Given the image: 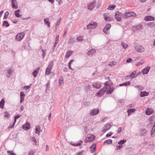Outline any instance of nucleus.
Masks as SVG:
<instances>
[{
  "instance_id": "obj_34",
  "label": "nucleus",
  "mask_w": 155,
  "mask_h": 155,
  "mask_svg": "<svg viewBox=\"0 0 155 155\" xmlns=\"http://www.w3.org/2000/svg\"><path fill=\"white\" fill-rule=\"evenodd\" d=\"M135 110V109L134 108L129 109L127 111L128 116L130 115L131 113L134 112Z\"/></svg>"
},
{
  "instance_id": "obj_50",
  "label": "nucleus",
  "mask_w": 155,
  "mask_h": 155,
  "mask_svg": "<svg viewBox=\"0 0 155 155\" xmlns=\"http://www.w3.org/2000/svg\"><path fill=\"white\" fill-rule=\"evenodd\" d=\"M7 153L8 155H16L12 151H11L10 150H8L7 151Z\"/></svg>"
},
{
  "instance_id": "obj_2",
  "label": "nucleus",
  "mask_w": 155,
  "mask_h": 155,
  "mask_svg": "<svg viewBox=\"0 0 155 155\" xmlns=\"http://www.w3.org/2000/svg\"><path fill=\"white\" fill-rule=\"evenodd\" d=\"M95 138L94 135L91 134L88 135L85 138V142L87 143L92 142L94 140Z\"/></svg>"
},
{
  "instance_id": "obj_64",
  "label": "nucleus",
  "mask_w": 155,
  "mask_h": 155,
  "mask_svg": "<svg viewBox=\"0 0 155 155\" xmlns=\"http://www.w3.org/2000/svg\"><path fill=\"white\" fill-rule=\"evenodd\" d=\"M122 128L121 127H119L117 131V133H120L122 131Z\"/></svg>"
},
{
  "instance_id": "obj_51",
  "label": "nucleus",
  "mask_w": 155,
  "mask_h": 155,
  "mask_svg": "<svg viewBox=\"0 0 155 155\" xmlns=\"http://www.w3.org/2000/svg\"><path fill=\"white\" fill-rule=\"evenodd\" d=\"M61 18H60L58 20L56 24V26H55V28L56 29H57V27L58 26V25H59V24L60 23V22H61Z\"/></svg>"
},
{
  "instance_id": "obj_15",
  "label": "nucleus",
  "mask_w": 155,
  "mask_h": 155,
  "mask_svg": "<svg viewBox=\"0 0 155 155\" xmlns=\"http://www.w3.org/2000/svg\"><path fill=\"white\" fill-rule=\"evenodd\" d=\"M150 67L148 66L143 69L142 71V73L143 74H147L150 69Z\"/></svg>"
},
{
  "instance_id": "obj_61",
  "label": "nucleus",
  "mask_w": 155,
  "mask_h": 155,
  "mask_svg": "<svg viewBox=\"0 0 155 155\" xmlns=\"http://www.w3.org/2000/svg\"><path fill=\"white\" fill-rule=\"evenodd\" d=\"M133 61V60L131 58H129L126 61V62L127 63H129Z\"/></svg>"
},
{
  "instance_id": "obj_41",
  "label": "nucleus",
  "mask_w": 155,
  "mask_h": 155,
  "mask_svg": "<svg viewBox=\"0 0 155 155\" xmlns=\"http://www.w3.org/2000/svg\"><path fill=\"white\" fill-rule=\"evenodd\" d=\"M2 25H5L6 27H8L9 26V24L7 21H5L3 22Z\"/></svg>"
},
{
  "instance_id": "obj_47",
  "label": "nucleus",
  "mask_w": 155,
  "mask_h": 155,
  "mask_svg": "<svg viewBox=\"0 0 155 155\" xmlns=\"http://www.w3.org/2000/svg\"><path fill=\"white\" fill-rule=\"evenodd\" d=\"M123 48L124 49H126L128 46V45L126 43H124V42H122L121 44Z\"/></svg>"
},
{
  "instance_id": "obj_36",
  "label": "nucleus",
  "mask_w": 155,
  "mask_h": 155,
  "mask_svg": "<svg viewBox=\"0 0 155 155\" xmlns=\"http://www.w3.org/2000/svg\"><path fill=\"white\" fill-rule=\"evenodd\" d=\"M53 62L52 61H51L49 63L47 68L48 69H52L53 65Z\"/></svg>"
},
{
  "instance_id": "obj_12",
  "label": "nucleus",
  "mask_w": 155,
  "mask_h": 155,
  "mask_svg": "<svg viewBox=\"0 0 155 155\" xmlns=\"http://www.w3.org/2000/svg\"><path fill=\"white\" fill-rule=\"evenodd\" d=\"M11 2L12 7L14 9H17L18 5L16 0H12Z\"/></svg>"
},
{
  "instance_id": "obj_20",
  "label": "nucleus",
  "mask_w": 155,
  "mask_h": 155,
  "mask_svg": "<svg viewBox=\"0 0 155 155\" xmlns=\"http://www.w3.org/2000/svg\"><path fill=\"white\" fill-rule=\"evenodd\" d=\"M153 109L151 108H148L145 111L147 115H150L153 112Z\"/></svg>"
},
{
  "instance_id": "obj_42",
  "label": "nucleus",
  "mask_w": 155,
  "mask_h": 155,
  "mask_svg": "<svg viewBox=\"0 0 155 155\" xmlns=\"http://www.w3.org/2000/svg\"><path fill=\"white\" fill-rule=\"evenodd\" d=\"M126 141H127L126 140H120L119 142H118V143L119 144L122 145L124 144V143H125L126 142Z\"/></svg>"
},
{
  "instance_id": "obj_53",
  "label": "nucleus",
  "mask_w": 155,
  "mask_h": 155,
  "mask_svg": "<svg viewBox=\"0 0 155 155\" xmlns=\"http://www.w3.org/2000/svg\"><path fill=\"white\" fill-rule=\"evenodd\" d=\"M9 15V12L8 11L6 12L4 14V16L3 18V19H6L7 18V17Z\"/></svg>"
},
{
  "instance_id": "obj_54",
  "label": "nucleus",
  "mask_w": 155,
  "mask_h": 155,
  "mask_svg": "<svg viewBox=\"0 0 155 155\" xmlns=\"http://www.w3.org/2000/svg\"><path fill=\"white\" fill-rule=\"evenodd\" d=\"M46 50H44V49L42 50V51L43 52V54H42V56L43 58H44V57L46 55Z\"/></svg>"
},
{
  "instance_id": "obj_59",
  "label": "nucleus",
  "mask_w": 155,
  "mask_h": 155,
  "mask_svg": "<svg viewBox=\"0 0 155 155\" xmlns=\"http://www.w3.org/2000/svg\"><path fill=\"white\" fill-rule=\"evenodd\" d=\"M13 72V70H12V68H9V70L8 71V74H12V73Z\"/></svg>"
},
{
  "instance_id": "obj_39",
  "label": "nucleus",
  "mask_w": 155,
  "mask_h": 155,
  "mask_svg": "<svg viewBox=\"0 0 155 155\" xmlns=\"http://www.w3.org/2000/svg\"><path fill=\"white\" fill-rule=\"evenodd\" d=\"M112 141L111 140L109 139L108 140H107L104 141V143H107V144H110L112 143Z\"/></svg>"
},
{
  "instance_id": "obj_8",
  "label": "nucleus",
  "mask_w": 155,
  "mask_h": 155,
  "mask_svg": "<svg viewBox=\"0 0 155 155\" xmlns=\"http://www.w3.org/2000/svg\"><path fill=\"white\" fill-rule=\"evenodd\" d=\"M97 26V24L96 22H91L87 26V28L88 29H92L95 28Z\"/></svg>"
},
{
  "instance_id": "obj_22",
  "label": "nucleus",
  "mask_w": 155,
  "mask_h": 155,
  "mask_svg": "<svg viewBox=\"0 0 155 155\" xmlns=\"http://www.w3.org/2000/svg\"><path fill=\"white\" fill-rule=\"evenodd\" d=\"M136 73V71H134L132 73L130 74L129 75L127 76L126 77V78L127 79H128L130 78L131 77L132 78L135 77V76H133Z\"/></svg>"
},
{
  "instance_id": "obj_55",
  "label": "nucleus",
  "mask_w": 155,
  "mask_h": 155,
  "mask_svg": "<svg viewBox=\"0 0 155 155\" xmlns=\"http://www.w3.org/2000/svg\"><path fill=\"white\" fill-rule=\"evenodd\" d=\"M123 147L122 145H121L119 146H117L116 147V150H120L121 148Z\"/></svg>"
},
{
  "instance_id": "obj_23",
  "label": "nucleus",
  "mask_w": 155,
  "mask_h": 155,
  "mask_svg": "<svg viewBox=\"0 0 155 155\" xmlns=\"http://www.w3.org/2000/svg\"><path fill=\"white\" fill-rule=\"evenodd\" d=\"M139 133L141 136H144L147 133V130L145 129H141Z\"/></svg>"
},
{
  "instance_id": "obj_19",
  "label": "nucleus",
  "mask_w": 155,
  "mask_h": 155,
  "mask_svg": "<svg viewBox=\"0 0 155 155\" xmlns=\"http://www.w3.org/2000/svg\"><path fill=\"white\" fill-rule=\"evenodd\" d=\"M23 128L25 130H28L30 128V123L27 122L23 126Z\"/></svg>"
},
{
  "instance_id": "obj_32",
  "label": "nucleus",
  "mask_w": 155,
  "mask_h": 155,
  "mask_svg": "<svg viewBox=\"0 0 155 155\" xmlns=\"http://www.w3.org/2000/svg\"><path fill=\"white\" fill-rule=\"evenodd\" d=\"M5 102L4 99H2L0 102V107L2 109H3L4 108Z\"/></svg>"
},
{
  "instance_id": "obj_33",
  "label": "nucleus",
  "mask_w": 155,
  "mask_h": 155,
  "mask_svg": "<svg viewBox=\"0 0 155 155\" xmlns=\"http://www.w3.org/2000/svg\"><path fill=\"white\" fill-rule=\"evenodd\" d=\"M20 10L18 9L15 10V16L17 18H20L21 17V16L19 13V12L20 11Z\"/></svg>"
},
{
  "instance_id": "obj_9",
  "label": "nucleus",
  "mask_w": 155,
  "mask_h": 155,
  "mask_svg": "<svg viewBox=\"0 0 155 155\" xmlns=\"http://www.w3.org/2000/svg\"><path fill=\"white\" fill-rule=\"evenodd\" d=\"M111 126V124L109 123L106 124L103 127V129L102 130V132L103 133L105 132L110 129Z\"/></svg>"
},
{
  "instance_id": "obj_25",
  "label": "nucleus",
  "mask_w": 155,
  "mask_h": 155,
  "mask_svg": "<svg viewBox=\"0 0 155 155\" xmlns=\"http://www.w3.org/2000/svg\"><path fill=\"white\" fill-rule=\"evenodd\" d=\"M40 68L39 67H37L35 68V70L32 73V75L34 77H36L38 74V70H39Z\"/></svg>"
},
{
  "instance_id": "obj_28",
  "label": "nucleus",
  "mask_w": 155,
  "mask_h": 155,
  "mask_svg": "<svg viewBox=\"0 0 155 155\" xmlns=\"http://www.w3.org/2000/svg\"><path fill=\"white\" fill-rule=\"evenodd\" d=\"M96 52V50L95 49H92L88 51L87 53V54L88 55H92L94 53Z\"/></svg>"
},
{
  "instance_id": "obj_44",
  "label": "nucleus",
  "mask_w": 155,
  "mask_h": 155,
  "mask_svg": "<svg viewBox=\"0 0 155 155\" xmlns=\"http://www.w3.org/2000/svg\"><path fill=\"white\" fill-rule=\"evenodd\" d=\"M74 61V60L73 59H71V60H70V61H69V62H68V66H69V68L71 69V70H74V69H72L71 67V64L72 63V62L73 61Z\"/></svg>"
},
{
  "instance_id": "obj_29",
  "label": "nucleus",
  "mask_w": 155,
  "mask_h": 155,
  "mask_svg": "<svg viewBox=\"0 0 155 155\" xmlns=\"http://www.w3.org/2000/svg\"><path fill=\"white\" fill-rule=\"evenodd\" d=\"M73 51H68L66 53V55H65V57L66 58H68L72 54Z\"/></svg>"
},
{
  "instance_id": "obj_7",
  "label": "nucleus",
  "mask_w": 155,
  "mask_h": 155,
  "mask_svg": "<svg viewBox=\"0 0 155 155\" xmlns=\"http://www.w3.org/2000/svg\"><path fill=\"white\" fill-rule=\"evenodd\" d=\"M122 16L123 15L122 13L119 12H117L115 14V18L118 21H121Z\"/></svg>"
},
{
  "instance_id": "obj_27",
  "label": "nucleus",
  "mask_w": 155,
  "mask_h": 155,
  "mask_svg": "<svg viewBox=\"0 0 155 155\" xmlns=\"http://www.w3.org/2000/svg\"><path fill=\"white\" fill-rule=\"evenodd\" d=\"M44 21L45 22L44 24L45 25H46L49 28L50 27V22L49 21L48 18H45L44 19Z\"/></svg>"
},
{
  "instance_id": "obj_57",
  "label": "nucleus",
  "mask_w": 155,
  "mask_h": 155,
  "mask_svg": "<svg viewBox=\"0 0 155 155\" xmlns=\"http://www.w3.org/2000/svg\"><path fill=\"white\" fill-rule=\"evenodd\" d=\"M10 114L7 111H5L4 113V117H8V116H9Z\"/></svg>"
},
{
  "instance_id": "obj_30",
  "label": "nucleus",
  "mask_w": 155,
  "mask_h": 155,
  "mask_svg": "<svg viewBox=\"0 0 155 155\" xmlns=\"http://www.w3.org/2000/svg\"><path fill=\"white\" fill-rule=\"evenodd\" d=\"M130 84V82L129 81H128L124 82L123 83L121 84H119V85L121 87V86H126L129 85Z\"/></svg>"
},
{
  "instance_id": "obj_31",
  "label": "nucleus",
  "mask_w": 155,
  "mask_h": 155,
  "mask_svg": "<svg viewBox=\"0 0 155 155\" xmlns=\"http://www.w3.org/2000/svg\"><path fill=\"white\" fill-rule=\"evenodd\" d=\"M83 141L81 140H80V141H78L77 143H75L73 144H72V145L74 146H78L81 145Z\"/></svg>"
},
{
  "instance_id": "obj_5",
  "label": "nucleus",
  "mask_w": 155,
  "mask_h": 155,
  "mask_svg": "<svg viewBox=\"0 0 155 155\" xmlns=\"http://www.w3.org/2000/svg\"><path fill=\"white\" fill-rule=\"evenodd\" d=\"M111 25L110 24H107L104 28L103 31L106 34H108L110 33V29L111 28Z\"/></svg>"
},
{
  "instance_id": "obj_21",
  "label": "nucleus",
  "mask_w": 155,
  "mask_h": 155,
  "mask_svg": "<svg viewBox=\"0 0 155 155\" xmlns=\"http://www.w3.org/2000/svg\"><path fill=\"white\" fill-rule=\"evenodd\" d=\"M149 93L148 92H146L145 91H141L140 93V95L141 97H143L145 96H147L148 95Z\"/></svg>"
},
{
  "instance_id": "obj_26",
  "label": "nucleus",
  "mask_w": 155,
  "mask_h": 155,
  "mask_svg": "<svg viewBox=\"0 0 155 155\" xmlns=\"http://www.w3.org/2000/svg\"><path fill=\"white\" fill-rule=\"evenodd\" d=\"M114 88L112 87H109L107 90L106 91L107 94H111L113 91Z\"/></svg>"
},
{
  "instance_id": "obj_35",
  "label": "nucleus",
  "mask_w": 155,
  "mask_h": 155,
  "mask_svg": "<svg viewBox=\"0 0 155 155\" xmlns=\"http://www.w3.org/2000/svg\"><path fill=\"white\" fill-rule=\"evenodd\" d=\"M84 40V38L83 36L79 35L77 37V40L79 41H82Z\"/></svg>"
},
{
  "instance_id": "obj_62",
  "label": "nucleus",
  "mask_w": 155,
  "mask_h": 155,
  "mask_svg": "<svg viewBox=\"0 0 155 155\" xmlns=\"http://www.w3.org/2000/svg\"><path fill=\"white\" fill-rule=\"evenodd\" d=\"M25 96V94L23 92H20V97H24Z\"/></svg>"
},
{
  "instance_id": "obj_45",
  "label": "nucleus",
  "mask_w": 155,
  "mask_h": 155,
  "mask_svg": "<svg viewBox=\"0 0 155 155\" xmlns=\"http://www.w3.org/2000/svg\"><path fill=\"white\" fill-rule=\"evenodd\" d=\"M155 132V127H152V128L151 130V135L153 136V135L154 134Z\"/></svg>"
},
{
  "instance_id": "obj_10",
  "label": "nucleus",
  "mask_w": 155,
  "mask_h": 155,
  "mask_svg": "<svg viewBox=\"0 0 155 155\" xmlns=\"http://www.w3.org/2000/svg\"><path fill=\"white\" fill-rule=\"evenodd\" d=\"M96 2L95 1H94L93 2L90 3L88 5L87 8L90 10H93L94 8Z\"/></svg>"
},
{
  "instance_id": "obj_14",
  "label": "nucleus",
  "mask_w": 155,
  "mask_h": 155,
  "mask_svg": "<svg viewBox=\"0 0 155 155\" xmlns=\"http://www.w3.org/2000/svg\"><path fill=\"white\" fill-rule=\"evenodd\" d=\"M142 29V26L141 25H139L134 26L132 28V30L134 31L140 30Z\"/></svg>"
},
{
  "instance_id": "obj_40",
  "label": "nucleus",
  "mask_w": 155,
  "mask_h": 155,
  "mask_svg": "<svg viewBox=\"0 0 155 155\" xmlns=\"http://www.w3.org/2000/svg\"><path fill=\"white\" fill-rule=\"evenodd\" d=\"M116 62L115 61H112V62H110L108 66H110V67H112L116 64Z\"/></svg>"
},
{
  "instance_id": "obj_11",
  "label": "nucleus",
  "mask_w": 155,
  "mask_h": 155,
  "mask_svg": "<svg viewBox=\"0 0 155 155\" xmlns=\"http://www.w3.org/2000/svg\"><path fill=\"white\" fill-rule=\"evenodd\" d=\"M99 110L97 108L93 109L90 111V114L92 116L95 115L99 113Z\"/></svg>"
},
{
  "instance_id": "obj_24",
  "label": "nucleus",
  "mask_w": 155,
  "mask_h": 155,
  "mask_svg": "<svg viewBox=\"0 0 155 155\" xmlns=\"http://www.w3.org/2000/svg\"><path fill=\"white\" fill-rule=\"evenodd\" d=\"M35 133L38 134H39L41 130V127L38 125H36L35 126Z\"/></svg>"
},
{
  "instance_id": "obj_13",
  "label": "nucleus",
  "mask_w": 155,
  "mask_h": 155,
  "mask_svg": "<svg viewBox=\"0 0 155 155\" xmlns=\"http://www.w3.org/2000/svg\"><path fill=\"white\" fill-rule=\"evenodd\" d=\"M92 86L94 88L97 89H99L101 87V84L98 82H94L92 84Z\"/></svg>"
},
{
  "instance_id": "obj_52",
  "label": "nucleus",
  "mask_w": 155,
  "mask_h": 155,
  "mask_svg": "<svg viewBox=\"0 0 155 155\" xmlns=\"http://www.w3.org/2000/svg\"><path fill=\"white\" fill-rule=\"evenodd\" d=\"M21 116V115L19 114L15 116L14 122H16V120L19 118Z\"/></svg>"
},
{
  "instance_id": "obj_3",
  "label": "nucleus",
  "mask_w": 155,
  "mask_h": 155,
  "mask_svg": "<svg viewBox=\"0 0 155 155\" xmlns=\"http://www.w3.org/2000/svg\"><path fill=\"white\" fill-rule=\"evenodd\" d=\"M134 48L136 51L139 52H143L145 51L144 48L141 45H137L135 46Z\"/></svg>"
},
{
  "instance_id": "obj_16",
  "label": "nucleus",
  "mask_w": 155,
  "mask_h": 155,
  "mask_svg": "<svg viewBox=\"0 0 155 155\" xmlns=\"http://www.w3.org/2000/svg\"><path fill=\"white\" fill-rule=\"evenodd\" d=\"M144 20L146 21H152L154 20V18L151 16H147L145 17Z\"/></svg>"
},
{
  "instance_id": "obj_58",
  "label": "nucleus",
  "mask_w": 155,
  "mask_h": 155,
  "mask_svg": "<svg viewBox=\"0 0 155 155\" xmlns=\"http://www.w3.org/2000/svg\"><path fill=\"white\" fill-rule=\"evenodd\" d=\"M91 85L90 84H88L86 85L85 87V89L86 91H88L91 87Z\"/></svg>"
},
{
  "instance_id": "obj_37",
  "label": "nucleus",
  "mask_w": 155,
  "mask_h": 155,
  "mask_svg": "<svg viewBox=\"0 0 155 155\" xmlns=\"http://www.w3.org/2000/svg\"><path fill=\"white\" fill-rule=\"evenodd\" d=\"M69 42V43L72 44L75 43L76 42V41L74 38L71 37L70 38Z\"/></svg>"
},
{
  "instance_id": "obj_63",
  "label": "nucleus",
  "mask_w": 155,
  "mask_h": 155,
  "mask_svg": "<svg viewBox=\"0 0 155 155\" xmlns=\"http://www.w3.org/2000/svg\"><path fill=\"white\" fill-rule=\"evenodd\" d=\"M59 38V35H58L56 36L55 39V42L58 43Z\"/></svg>"
},
{
  "instance_id": "obj_56",
  "label": "nucleus",
  "mask_w": 155,
  "mask_h": 155,
  "mask_svg": "<svg viewBox=\"0 0 155 155\" xmlns=\"http://www.w3.org/2000/svg\"><path fill=\"white\" fill-rule=\"evenodd\" d=\"M28 155H35L34 151L31 150L28 152Z\"/></svg>"
},
{
  "instance_id": "obj_17",
  "label": "nucleus",
  "mask_w": 155,
  "mask_h": 155,
  "mask_svg": "<svg viewBox=\"0 0 155 155\" xmlns=\"http://www.w3.org/2000/svg\"><path fill=\"white\" fill-rule=\"evenodd\" d=\"M104 19L107 21H109L113 20L112 18L110 15H104Z\"/></svg>"
},
{
  "instance_id": "obj_1",
  "label": "nucleus",
  "mask_w": 155,
  "mask_h": 155,
  "mask_svg": "<svg viewBox=\"0 0 155 155\" xmlns=\"http://www.w3.org/2000/svg\"><path fill=\"white\" fill-rule=\"evenodd\" d=\"M137 16V14L133 12H128L124 14L123 17L124 18L126 19L130 17H136Z\"/></svg>"
},
{
  "instance_id": "obj_4",
  "label": "nucleus",
  "mask_w": 155,
  "mask_h": 155,
  "mask_svg": "<svg viewBox=\"0 0 155 155\" xmlns=\"http://www.w3.org/2000/svg\"><path fill=\"white\" fill-rule=\"evenodd\" d=\"M25 34L24 32H21L16 35L15 38L18 41H20L23 38Z\"/></svg>"
},
{
  "instance_id": "obj_43",
  "label": "nucleus",
  "mask_w": 155,
  "mask_h": 155,
  "mask_svg": "<svg viewBox=\"0 0 155 155\" xmlns=\"http://www.w3.org/2000/svg\"><path fill=\"white\" fill-rule=\"evenodd\" d=\"M59 85H61L63 83V77L60 78L59 80Z\"/></svg>"
},
{
  "instance_id": "obj_60",
  "label": "nucleus",
  "mask_w": 155,
  "mask_h": 155,
  "mask_svg": "<svg viewBox=\"0 0 155 155\" xmlns=\"http://www.w3.org/2000/svg\"><path fill=\"white\" fill-rule=\"evenodd\" d=\"M84 152V150H81L80 152H78V153H77L76 154V155H82Z\"/></svg>"
},
{
  "instance_id": "obj_38",
  "label": "nucleus",
  "mask_w": 155,
  "mask_h": 155,
  "mask_svg": "<svg viewBox=\"0 0 155 155\" xmlns=\"http://www.w3.org/2000/svg\"><path fill=\"white\" fill-rule=\"evenodd\" d=\"M116 7V6L115 5H110L108 7V9L110 10H112L114 9Z\"/></svg>"
},
{
  "instance_id": "obj_6",
  "label": "nucleus",
  "mask_w": 155,
  "mask_h": 155,
  "mask_svg": "<svg viewBox=\"0 0 155 155\" xmlns=\"http://www.w3.org/2000/svg\"><path fill=\"white\" fill-rule=\"evenodd\" d=\"M107 90V87H105L101 89L96 94V96L98 97H101Z\"/></svg>"
},
{
  "instance_id": "obj_18",
  "label": "nucleus",
  "mask_w": 155,
  "mask_h": 155,
  "mask_svg": "<svg viewBox=\"0 0 155 155\" xmlns=\"http://www.w3.org/2000/svg\"><path fill=\"white\" fill-rule=\"evenodd\" d=\"M96 145L95 143H93L90 147V152L93 153L94 152L96 149Z\"/></svg>"
},
{
  "instance_id": "obj_46",
  "label": "nucleus",
  "mask_w": 155,
  "mask_h": 155,
  "mask_svg": "<svg viewBox=\"0 0 155 155\" xmlns=\"http://www.w3.org/2000/svg\"><path fill=\"white\" fill-rule=\"evenodd\" d=\"M134 87L135 88H138L140 90H142L143 89V87L140 85H136V86H134Z\"/></svg>"
},
{
  "instance_id": "obj_49",
  "label": "nucleus",
  "mask_w": 155,
  "mask_h": 155,
  "mask_svg": "<svg viewBox=\"0 0 155 155\" xmlns=\"http://www.w3.org/2000/svg\"><path fill=\"white\" fill-rule=\"evenodd\" d=\"M51 69H48L47 68L46 70L45 71V74L47 75H49L51 73Z\"/></svg>"
},
{
  "instance_id": "obj_48",
  "label": "nucleus",
  "mask_w": 155,
  "mask_h": 155,
  "mask_svg": "<svg viewBox=\"0 0 155 155\" xmlns=\"http://www.w3.org/2000/svg\"><path fill=\"white\" fill-rule=\"evenodd\" d=\"M144 63V61L143 60H141L140 62L137 63L136 64L137 66H139L142 65Z\"/></svg>"
}]
</instances>
